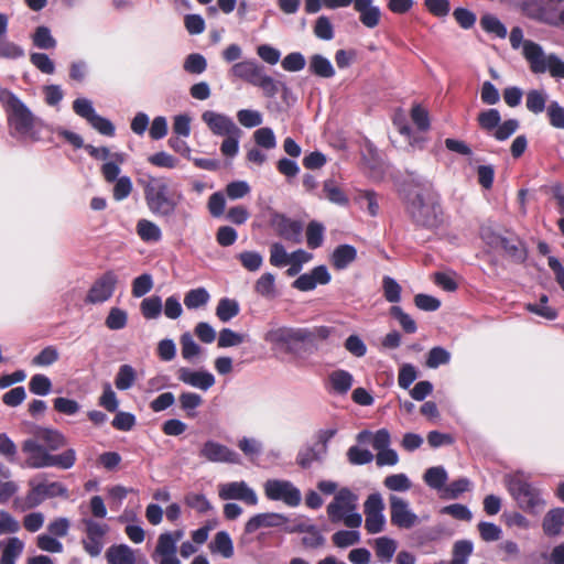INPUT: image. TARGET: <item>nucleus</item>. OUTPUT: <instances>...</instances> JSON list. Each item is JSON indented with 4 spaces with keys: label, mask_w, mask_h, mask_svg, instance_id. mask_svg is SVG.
Masks as SVG:
<instances>
[{
    "label": "nucleus",
    "mask_w": 564,
    "mask_h": 564,
    "mask_svg": "<svg viewBox=\"0 0 564 564\" xmlns=\"http://www.w3.org/2000/svg\"><path fill=\"white\" fill-rule=\"evenodd\" d=\"M398 193L415 227L429 230L441 227L443 209L426 177L416 172H408V177L399 184Z\"/></svg>",
    "instance_id": "obj_1"
},
{
    "label": "nucleus",
    "mask_w": 564,
    "mask_h": 564,
    "mask_svg": "<svg viewBox=\"0 0 564 564\" xmlns=\"http://www.w3.org/2000/svg\"><path fill=\"white\" fill-rule=\"evenodd\" d=\"M67 445L66 436L58 430L39 426L35 438H26L22 442L21 449L26 455L22 467L44 469L55 467L70 469L77 459L76 451L72 447L59 454H53Z\"/></svg>",
    "instance_id": "obj_2"
},
{
    "label": "nucleus",
    "mask_w": 564,
    "mask_h": 564,
    "mask_svg": "<svg viewBox=\"0 0 564 564\" xmlns=\"http://www.w3.org/2000/svg\"><path fill=\"white\" fill-rule=\"evenodd\" d=\"M332 333L328 326L271 328L264 335V340L274 349L286 354L299 355L302 350L317 348L319 341L326 340Z\"/></svg>",
    "instance_id": "obj_3"
},
{
    "label": "nucleus",
    "mask_w": 564,
    "mask_h": 564,
    "mask_svg": "<svg viewBox=\"0 0 564 564\" xmlns=\"http://www.w3.org/2000/svg\"><path fill=\"white\" fill-rule=\"evenodd\" d=\"M143 194L149 212L166 225H172L182 195L178 194L175 197L167 181L155 176H149V180L143 182Z\"/></svg>",
    "instance_id": "obj_4"
},
{
    "label": "nucleus",
    "mask_w": 564,
    "mask_h": 564,
    "mask_svg": "<svg viewBox=\"0 0 564 564\" xmlns=\"http://www.w3.org/2000/svg\"><path fill=\"white\" fill-rule=\"evenodd\" d=\"M505 484L510 496L524 512L536 514L545 506L541 489L525 480L521 473L506 475Z\"/></svg>",
    "instance_id": "obj_5"
},
{
    "label": "nucleus",
    "mask_w": 564,
    "mask_h": 564,
    "mask_svg": "<svg viewBox=\"0 0 564 564\" xmlns=\"http://www.w3.org/2000/svg\"><path fill=\"white\" fill-rule=\"evenodd\" d=\"M7 115L8 123L15 134L30 137V139L35 142L41 140V135L35 128H44L50 132H53L52 128L58 127L45 123L41 118L34 116L22 99L10 107L7 110Z\"/></svg>",
    "instance_id": "obj_6"
},
{
    "label": "nucleus",
    "mask_w": 564,
    "mask_h": 564,
    "mask_svg": "<svg viewBox=\"0 0 564 564\" xmlns=\"http://www.w3.org/2000/svg\"><path fill=\"white\" fill-rule=\"evenodd\" d=\"M524 58L533 74L549 72L553 78L564 79V61L554 53L546 55L539 43L534 41L524 43Z\"/></svg>",
    "instance_id": "obj_7"
},
{
    "label": "nucleus",
    "mask_w": 564,
    "mask_h": 564,
    "mask_svg": "<svg viewBox=\"0 0 564 564\" xmlns=\"http://www.w3.org/2000/svg\"><path fill=\"white\" fill-rule=\"evenodd\" d=\"M37 479H31L29 481V491L24 498V509H34L42 505L46 499L55 497L68 498L67 487L59 481H46L45 474L37 476Z\"/></svg>",
    "instance_id": "obj_8"
},
{
    "label": "nucleus",
    "mask_w": 564,
    "mask_h": 564,
    "mask_svg": "<svg viewBox=\"0 0 564 564\" xmlns=\"http://www.w3.org/2000/svg\"><path fill=\"white\" fill-rule=\"evenodd\" d=\"M264 495L270 501H281L290 508L301 505V490L286 479H268L263 485Z\"/></svg>",
    "instance_id": "obj_9"
},
{
    "label": "nucleus",
    "mask_w": 564,
    "mask_h": 564,
    "mask_svg": "<svg viewBox=\"0 0 564 564\" xmlns=\"http://www.w3.org/2000/svg\"><path fill=\"white\" fill-rule=\"evenodd\" d=\"M269 223L274 232L283 240L292 243H301L303 241L304 225L301 220L273 212L270 215Z\"/></svg>",
    "instance_id": "obj_10"
},
{
    "label": "nucleus",
    "mask_w": 564,
    "mask_h": 564,
    "mask_svg": "<svg viewBox=\"0 0 564 564\" xmlns=\"http://www.w3.org/2000/svg\"><path fill=\"white\" fill-rule=\"evenodd\" d=\"M83 522L85 524V538L82 540L83 549L89 556L97 557L104 550L108 525L98 523L93 519H84Z\"/></svg>",
    "instance_id": "obj_11"
},
{
    "label": "nucleus",
    "mask_w": 564,
    "mask_h": 564,
    "mask_svg": "<svg viewBox=\"0 0 564 564\" xmlns=\"http://www.w3.org/2000/svg\"><path fill=\"white\" fill-rule=\"evenodd\" d=\"M199 457L210 463L240 464V455L228 446L207 440L199 449Z\"/></svg>",
    "instance_id": "obj_12"
},
{
    "label": "nucleus",
    "mask_w": 564,
    "mask_h": 564,
    "mask_svg": "<svg viewBox=\"0 0 564 564\" xmlns=\"http://www.w3.org/2000/svg\"><path fill=\"white\" fill-rule=\"evenodd\" d=\"M391 523L400 529H411L419 522V517L410 509L409 502L395 495L389 497Z\"/></svg>",
    "instance_id": "obj_13"
},
{
    "label": "nucleus",
    "mask_w": 564,
    "mask_h": 564,
    "mask_svg": "<svg viewBox=\"0 0 564 564\" xmlns=\"http://www.w3.org/2000/svg\"><path fill=\"white\" fill-rule=\"evenodd\" d=\"M117 281V275L113 271L105 272L93 283L85 302L89 304H100L108 301L116 290Z\"/></svg>",
    "instance_id": "obj_14"
},
{
    "label": "nucleus",
    "mask_w": 564,
    "mask_h": 564,
    "mask_svg": "<svg viewBox=\"0 0 564 564\" xmlns=\"http://www.w3.org/2000/svg\"><path fill=\"white\" fill-rule=\"evenodd\" d=\"M202 120L216 137H227L240 130L231 117L214 110L204 111Z\"/></svg>",
    "instance_id": "obj_15"
},
{
    "label": "nucleus",
    "mask_w": 564,
    "mask_h": 564,
    "mask_svg": "<svg viewBox=\"0 0 564 564\" xmlns=\"http://www.w3.org/2000/svg\"><path fill=\"white\" fill-rule=\"evenodd\" d=\"M219 497L223 500H240L249 506L258 503L256 491L243 480L221 485L219 487Z\"/></svg>",
    "instance_id": "obj_16"
},
{
    "label": "nucleus",
    "mask_w": 564,
    "mask_h": 564,
    "mask_svg": "<svg viewBox=\"0 0 564 564\" xmlns=\"http://www.w3.org/2000/svg\"><path fill=\"white\" fill-rule=\"evenodd\" d=\"M332 275L326 265L314 267L310 272L303 273L292 282V288L302 292L313 291L318 284H328Z\"/></svg>",
    "instance_id": "obj_17"
},
{
    "label": "nucleus",
    "mask_w": 564,
    "mask_h": 564,
    "mask_svg": "<svg viewBox=\"0 0 564 564\" xmlns=\"http://www.w3.org/2000/svg\"><path fill=\"white\" fill-rule=\"evenodd\" d=\"M290 522V518L279 512H262L252 516L245 524V533L252 534L263 528H281Z\"/></svg>",
    "instance_id": "obj_18"
},
{
    "label": "nucleus",
    "mask_w": 564,
    "mask_h": 564,
    "mask_svg": "<svg viewBox=\"0 0 564 564\" xmlns=\"http://www.w3.org/2000/svg\"><path fill=\"white\" fill-rule=\"evenodd\" d=\"M52 131L72 144L74 149L84 148L87 153L95 160H107L110 156V150L107 147L97 148L93 144H85L83 137L76 132L67 130L63 127L52 128Z\"/></svg>",
    "instance_id": "obj_19"
},
{
    "label": "nucleus",
    "mask_w": 564,
    "mask_h": 564,
    "mask_svg": "<svg viewBox=\"0 0 564 564\" xmlns=\"http://www.w3.org/2000/svg\"><path fill=\"white\" fill-rule=\"evenodd\" d=\"M177 379L202 391L209 390L216 382L215 376L208 370H193L191 368L181 367L177 370Z\"/></svg>",
    "instance_id": "obj_20"
},
{
    "label": "nucleus",
    "mask_w": 564,
    "mask_h": 564,
    "mask_svg": "<svg viewBox=\"0 0 564 564\" xmlns=\"http://www.w3.org/2000/svg\"><path fill=\"white\" fill-rule=\"evenodd\" d=\"M176 536H173L171 532L160 534L155 553L161 555L160 564H181V561L176 556V542L182 536V532L177 531Z\"/></svg>",
    "instance_id": "obj_21"
},
{
    "label": "nucleus",
    "mask_w": 564,
    "mask_h": 564,
    "mask_svg": "<svg viewBox=\"0 0 564 564\" xmlns=\"http://www.w3.org/2000/svg\"><path fill=\"white\" fill-rule=\"evenodd\" d=\"M500 249L514 263L522 264L529 257L527 243L517 235L505 236Z\"/></svg>",
    "instance_id": "obj_22"
},
{
    "label": "nucleus",
    "mask_w": 564,
    "mask_h": 564,
    "mask_svg": "<svg viewBox=\"0 0 564 564\" xmlns=\"http://www.w3.org/2000/svg\"><path fill=\"white\" fill-rule=\"evenodd\" d=\"M327 453V445L315 443L306 445L299 449L296 455V464L303 468L308 469L314 463H322Z\"/></svg>",
    "instance_id": "obj_23"
},
{
    "label": "nucleus",
    "mask_w": 564,
    "mask_h": 564,
    "mask_svg": "<svg viewBox=\"0 0 564 564\" xmlns=\"http://www.w3.org/2000/svg\"><path fill=\"white\" fill-rule=\"evenodd\" d=\"M372 0H356L355 11L359 13L360 22L368 29L376 28L381 18L380 8L372 4Z\"/></svg>",
    "instance_id": "obj_24"
},
{
    "label": "nucleus",
    "mask_w": 564,
    "mask_h": 564,
    "mask_svg": "<svg viewBox=\"0 0 564 564\" xmlns=\"http://www.w3.org/2000/svg\"><path fill=\"white\" fill-rule=\"evenodd\" d=\"M564 527V508H553L546 512L542 521V529L547 536H557Z\"/></svg>",
    "instance_id": "obj_25"
},
{
    "label": "nucleus",
    "mask_w": 564,
    "mask_h": 564,
    "mask_svg": "<svg viewBox=\"0 0 564 564\" xmlns=\"http://www.w3.org/2000/svg\"><path fill=\"white\" fill-rule=\"evenodd\" d=\"M328 381L330 384L332 393L337 395H345L349 392L354 384V377L347 370L337 369L329 373Z\"/></svg>",
    "instance_id": "obj_26"
},
{
    "label": "nucleus",
    "mask_w": 564,
    "mask_h": 564,
    "mask_svg": "<svg viewBox=\"0 0 564 564\" xmlns=\"http://www.w3.org/2000/svg\"><path fill=\"white\" fill-rule=\"evenodd\" d=\"M357 258V249L348 243L337 246L332 253V264L336 270L347 269Z\"/></svg>",
    "instance_id": "obj_27"
},
{
    "label": "nucleus",
    "mask_w": 564,
    "mask_h": 564,
    "mask_svg": "<svg viewBox=\"0 0 564 564\" xmlns=\"http://www.w3.org/2000/svg\"><path fill=\"white\" fill-rule=\"evenodd\" d=\"M319 198L327 199L329 203L340 206L347 207L349 205V198L346 193L337 185L336 181L328 178L323 183L322 194L318 195Z\"/></svg>",
    "instance_id": "obj_28"
},
{
    "label": "nucleus",
    "mask_w": 564,
    "mask_h": 564,
    "mask_svg": "<svg viewBox=\"0 0 564 564\" xmlns=\"http://www.w3.org/2000/svg\"><path fill=\"white\" fill-rule=\"evenodd\" d=\"M308 72L321 78L335 76V68L332 62L322 54H313L308 61Z\"/></svg>",
    "instance_id": "obj_29"
},
{
    "label": "nucleus",
    "mask_w": 564,
    "mask_h": 564,
    "mask_svg": "<svg viewBox=\"0 0 564 564\" xmlns=\"http://www.w3.org/2000/svg\"><path fill=\"white\" fill-rule=\"evenodd\" d=\"M109 564H135V556L132 549L127 544L110 546L106 552Z\"/></svg>",
    "instance_id": "obj_30"
},
{
    "label": "nucleus",
    "mask_w": 564,
    "mask_h": 564,
    "mask_svg": "<svg viewBox=\"0 0 564 564\" xmlns=\"http://www.w3.org/2000/svg\"><path fill=\"white\" fill-rule=\"evenodd\" d=\"M137 234L144 242H159L162 239V230L158 224L152 220L139 219L135 226Z\"/></svg>",
    "instance_id": "obj_31"
},
{
    "label": "nucleus",
    "mask_w": 564,
    "mask_h": 564,
    "mask_svg": "<svg viewBox=\"0 0 564 564\" xmlns=\"http://www.w3.org/2000/svg\"><path fill=\"white\" fill-rule=\"evenodd\" d=\"M23 549L24 543L19 538H9L2 546L0 564H15V561L22 554Z\"/></svg>",
    "instance_id": "obj_32"
},
{
    "label": "nucleus",
    "mask_w": 564,
    "mask_h": 564,
    "mask_svg": "<svg viewBox=\"0 0 564 564\" xmlns=\"http://www.w3.org/2000/svg\"><path fill=\"white\" fill-rule=\"evenodd\" d=\"M32 44L39 50H54L57 46L56 39L52 35L51 29L46 25L37 26L31 35Z\"/></svg>",
    "instance_id": "obj_33"
},
{
    "label": "nucleus",
    "mask_w": 564,
    "mask_h": 564,
    "mask_svg": "<svg viewBox=\"0 0 564 564\" xmlns=\"http://www.w3.org/2000/svg\"><path fill=\"white\" fill-rule=\"evenodd\" d=\"M209 549L213 553H219L225 558H230L234 555V543L227 531L217 532Z\"/></svg>",
    "instance_id": "obj_34"
},
{
    "label": "nucleus",
    "mask_w": 564,
    "mask_h": 564,
    "mask_svg": "<svg viewBox=\"0 0 564 564\" xmlns=\"http://www.w3.org/2000/svg\"><path fill=\"white\" fill-rule=\"evenodd\" d=\"M423 480L430 488L442 490L448 480V474L443 466H433L425 470Z\"/></svg>",
    "instance_id": "obj_35"
},
{
    "label": "nucleus",
    "mask_w": 564,
    "mask_h": 564,
    "mask_svg": "<svg viewBox=\"0 0 564 564\" xmlns=\"http://www.w3.org/2000/svg\"><path fill=\"white\" fill-rule=\"evenodd\" d=\"M547 98H549V95L546 91L539 90V89H531L527 93V96H525V107L530 112H532L534 115L542 113L547 108L546 107Z\"/></svg>",
    "instance_id": "obj_36"
},
{
    "label": "nucleus",
    "mask_w": 564,
    "mask_h": 564,
    "mask_svg": "<svg viewBox=\"0 0 564 564\" xmlns=\"http://www.w3.org/2000/svg\"><path fill=\"white\" fill-rule=\"evenodd\" d=\"M325 226L317 220H311L306 226V243L310 249L322 247L325 238Z\"/></svg>",
    "instance_id": "obj_37"
},
{
    "label": "nucleus",
    "mask_w": 564,
    "mask_h": 564,
    "mask_svg": "<svg viewBox=\"0 0 564 564\" xmlns=\"http://www.w3.org/2000/svg\"><path fill=\"white\" fill-rule=\"evenodd\" d=\"M481 29L499 39H505L508 34L506 25L494 14L486 13L480 18Z\"/></svg>",
    "instance_id": "obj_38"
},
{
    "label": "nucleus",
    "mask_w": 564,
    "mask_h": 564,
    "mask_svg": "<svg viewBox=\"0 0 564 564\" xmlns=\"http://www.w3.org/2000/svg\"><path fill=\"white\" fill-rule=\"evenodd\" d=\"M137 371L131 365H121L115 378L116 388L120 391H127L134 384Z\"/></svg>",
    "instance_id": "obj_39"
},
{
    "label": "nucleus",
    "mask_w": 564,
    "mask_h": 564,
    "mask_svg": "<svg viewBox=\"0 0 564 564\" xmlns=\"http://www.w3.org/2000/svg\"><path fill=\"white\" fill-rule=\"evenodd\" d=\"M477 121L482 130L492 133L501 122V116L498 109L489 108L478 113Z\"/></svg>",
    "instance_id": "obj_40"
},
{
    "label": "nucleus",
    "mask_w": 564,
    "mask_h": 564,
    "mask_svg": "<svg viewBox=\"0 0 564 564\" xmlns=\"http://www.w3.org/2000/svg\"><path fill=\"white\" fill-rule=\"evenodd\" d=\"M239 311V303L236 300L223 297L216 307V315L221 322L226 323L236 317Z\"/></svg>",
    "instance_id": "obj_41"
},
{
    "label": "nucleus",
    "mask_w": 564,
    "mask_h": 564,
    "mask_svg": "<svg viewBox=\"0 0 564 564\" xmlns=\"http://www.w3.org/2000/svg\"><path fill=\"white\" fill-rule=\"evenodd\" d=\"M180 408L189 417L196 416V409L202 405L203 398L196 392L185 391L178 395Z\"/></svg>",
    "instance_id": "obj_42"
},
{
    "label": "nucleus",
    "mask_w": 564,
    "mask_h": 564,
    "mask_svg": "<svg viewBox=\"0 0 564 564\" xmlns=\"http://www.w3.org/2000/svg\"><path fill=\"white\" fill-rule=\"evenodd\" d=\"M162 300L159 295L143 299L140 310L145 319H156L162 313Z\"/></svg>",
    "instance_id": "obj_43"
},
{
    "label": "nucleus",
    "mask_w": 564,
    "mask_h": 564,
    "mask_svg": "<svg viewBox=\"0 0 564 564\" xmlns=\"http://www.w3.org/2000/svg\"><path fill=\"white\" fill-rule=\"evenodd\" d=\"M376 555L383 562H390L397 551V543L393 539L381 536L375 543Z\"/></svg>",
    "instance_id": "obj_44"
},
{
    "label": "nucleus",
    "mask_w": 564,
    "mask_h": 564,
    "mask_svg": "<svg viewBox=\"0 0 564 564\" xmlns=\"http://www.w3.org/2000/svg\"><path fill=\"white\" fill-rule=\"evenodd\" d=\"M183 68L188 74L200 75L207 69V59L200 53H191L185 57Z\"/></svg>",
    "instance_id": "obj_45"
},
{
    "label": "nucleus",
    "mask_w": 564,
    "mask_h": 564,
    "mask_svg": "<svg viewBox=\"0 0 564 564\" xmlns=\"http://www.w3.org/2000/svg\"><path fill=\"white\" fill-rule=\"evenodd\" d=\"M451 357V352L446 348L442 346H435L427 352L425 364L426 367L436 369L440 366L449 364Z\"/></svg>",
    "instance_id": "obj_46"
},
{
    "label": "nucleus",
    "mask_w": 564,
    "mask_h": 564,
    "mask_svg": "<svg viewBox=\"0 0 564 564\" xmlns=\"http://www.w3.org/2000/svg\"><path fill=\"white\" fill-rule=\"evenodd\" d=\"M254 290L263 297L272 299L275 296V276L271 272L263 273L254 284Z\"/></svg>",
    "instance_id": "obj_47"
},
{
    "label": "nucleus",
    "mask_w": 564,
    "mask_h": 564,
    "mask_svg": "<svg viewBox=\"0 0 564 564\" xmlns=\"http://www.w3.org/2000/svg\"><path fill=\"white\" fill-rule=\"evenodd\" d=\"M128 324V313L120 307H111L105 319V325L110 330L123 329Z\"/></svg>",
    "instance_id": "obj_48"
},
{
    "label": "nucleus",
    "mask_w": 564,
    "mask_h": 564,
    "mask_svg": "<svg viewBox=\"0 0 564 564\" xmlns=\"http://www.w3.org/2000/svg\"><path fill=\"white\" fill-rule=\"evenodd\" d=\"M209 293L205 288L189 290L184 297V304L188 310L204 306L209 301Z\"/></svg>",
    "instance_id": "obj_49"
},
{
    "label": "nucleus",
    "mask_w": 564,
    "mask_h": 564,
    "mask_svg": "<svg viewBox=\"0 0 564 564\" xmlns=\"http://www.w3.org/2000/svg\"><path fill=\"white\" fill-rule=\"evenodd\" d=\"M474 551V544L469 540H460L454 544L451 564H466Z\"/></svg>",
    "instance_id": "obj_50"
},
{
    "label": "nucleus",
    "mask_w": 564,
    "mask_h": 564,
    "mask_svg": "<svg viewBox=\"0 0 564 564\" xmlns=\"http://www.w3.org/2000/svg\"><path fill=\"white\" fill-rule=\"evenodd\" d=\"M29 390L35 395L45 397L52 391V381L47 376L36 373L29 382Z\"/></svg>",
    "instance_id": "obj_51"
},
{
    "label": "nucleus",
    "mask_w": 564,
    "mask_h": 564,
    "mask_svg": "<svg viewBox=\"0 0 564 564\" xmlns=\"http://www.w3.org/2000/svg\"><path fill=\"white\" fill-rule=\"evenodd\" d=\"M180 343L182 357L187 361H192L202 351L200 346L194 340L191 333H184L181 336Z\"/></svg>",
    "instance_id": "obj_52"
},
{
    "label": "nucleus",
    "mask_w": 564,
    "mask_h": 564,
    "mask_svg": "<svg viewBox=\"0 0 564 564\" xmlns=\"http://www.w3.org/2000/svg\"><path fill=\"white\" fill-rule=\"evenodd\" d=\"M313 32L314 35L322 41H330L335 36L334 26L326 15H321L316 19Z\"/></svg>",
    "instance_id": "obj_53"
},
{
    "label": "nucleus",
    "mask_w": 564,
    "mask_h": 564,
    "mask_svg": "<svg viewBox=\"0 0 564 564\" xmlns=\"http://www.w3.org/2000/svg\"><path fill=\"white\" fill-rule=\"evenodd\" d=\"M24 55L25 51L22 46L11 42L7 36L0 37V58L18 59Z\"/></svg>",
    "instance_id": "obj_54"
},
{
    "label": "nucleus",
    "mask_w": 564,
    "mask_h": 564,
    "mask_svg": "<svg viewBox=\"0 0 564 564\" xmlns=\"http://www.w3.org/2000/svg\"><path fill=\"white\" fill-rule=\"evenodd\" d=\"M383 485L391 491L405 492L410 490L412 484L409 477L403 474H392L384 478Z\"/></svg>",
    "instance_id": "obj_55"
},
{
    "label": "nucleus",
    "mask_w": 564,
    "mask_h": 564,
    "mask_svg": "<svg viewBox=\"0 0 564 564\" xmlns=\"http://www.w3.org/2000/svg\"><path fill=\"white\" fill-rule=\"evenodd\" d=\"M0 455L11 464H19L18 446L7 433H0Z\"/></svg>",
    "instance_id": "obj_56"
},
{
    "label": "nucleus",
    "mask_w": 564,
    "mask_h": 564,
    "mask_svg": "<svg viewBox=\"0 0 564 564\" xmlns=\"http://www.w3.org/2000/svg\"><path fill=\"white\" fill-rule=\"evenodd\" d=\"M390 315L399 322L402 329L406 334H414L416 332L417 326H416L415 321L408 313H405L402 310V307H400L398 305L391 306Z\"/></svg>",
    "instance_id": "obj_57"
},
{
    "label": "nucleus",
    "mask_w": 564,
    "mask_h": 564,
    "mask_svg": "<svg viewBox=\"0 0 564 564\" xmlns=\"http://www.w3.org/2000/svg\"><path fill=\"white\" fill-rule=\"evenodd\" d=\"M332 540L337 547L344 549L359 543L360 533L355 530H339L333 534Z\"/></svg>",
    "instance_id": "obj_58"
},
{
    "label": "nucleus",
    "mask_w": 564,
    "mask_h": 564,
    "mask_svg": "<svg viewBox=\"0 0 564 564\" xmlns=\"http://www.w3.org/2000/svg\"><path fill=\"white\" fill-rule=\"evenodd\" d=\"M73 110L78 117L85 119L87 122L97 115L93 101L86 97L76 98L73 101Z\"/></svg>",
    "instance_id": "obj_59"
},
{
    "label": "nucleus",
    "mask_w": 564,
    "mask_h": 564,
    "mask_svg": "<svg viewBox=\"0 0 564 564\" xmlns=\"http://www.w3.org/2000/svg\"><path fill=\"white\" fill-rule=\"evenodd\" d=\"M382 289L384 299L389 303H399L401 301V286L395 279L386 275L382 279Z\"/></svg>",
    "instance_id": "obj_60"
},
{
    "label": "nucleus",
    "mask_w": 564,
    "mask_h": 564,
    "mask_svg": "<svg viewBox=\"0 0 564 564\" xmlns=\"http://www.w3.org/2000/svg\"><path fill=\"white\" fill-rule=\"evenodd\" d=\"M237 120L238 122L248 129L259 127L262 121V113L258 110L253 109H240L237 112Z\"/></svg>",
    "instance_id": "obj_61"
},
{
    "label": "nucleus",
    "mask_w": 564,
    "mask_h": 564,
    "mask_svg": "<svg viewBox=\"0 0 564 564\" xmlns=\"http://www.w3.org/2000/svg\"><path fill=\"white\" fill-rule=\"evenodd\" d=\"M241 265L251 272L259 270L263 263V257L258 251H242L237 254Z\"/></svg>",
    "instance_id": "obj_62"
},
{
    "label": "nucleus",
    "mask_w": 564,
    "mask_h": 564,
    "mask_svg": "<svg viewBox=\"0 0 564 564\" xmlns=\"http://www.w3.org/2000/svg\"><path fill=\"white\" fill-rule=\"evenodd\" d=\"M254 142L258 147L271 150L276 147V138L273 130L269 127H262L253 133Z\"/></svg>",
    "instance_id": "obj_63"
},
{
    "label": "nucleus",
    "mask_w": 564,
    "mask_h": 564,
    "mask_svg": "<svg viewBox=\"0 0 564 564\" xmlns=\"http://www.w3.org/2000/svg\"><path fill=\"white\" fill-rule=\"evenodd\" d=\"M546 115L553 128L564 130V107L558 101L552 100L549 104Z\"/></svg>",
    "instance_id": "obj_64"
}]
</instances>
